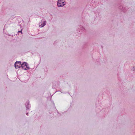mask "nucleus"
<instances>
[{"instance_id":"f257e3e1","label":"nucleus","mask_w":135,"mask_h":135,"mask_svg":"<svg viewBox=\"0 0 135 135\" xmlns=\"http://www.w3.org/2000/svg\"><path fill=\"white\" fill-rule=\"evenodd\" d=\"M28 66V64L25 62H24L21 65V67L23 69L28 70L30 69V68Z\"/></svg>"},{"instance_id":"f03ea898","label":"nucleus","mask_w":135,"mask_h":135,"mask_svg":"<svg viewBox=\"0 0 135 135\" xmlns=\"http://www.w3.org/2000/svg\"><path fill=\"white\" fill-rule=\"evenodd\" d=\"M21 62L20 61H16L15 64V66L16 69L20 68L21 67Z\"/></svg>"},{"instance_id":"7ed1b4c3","label":"nucleus","mask_w":135,"mask_h":135,"mask_svg":"<svg viewBox=\"0 0 135 135\" xmlns=\"http://www.w3.org/2000/svg\"><path fill=\"white\" fill-rule=\"evenodd\" d=\"M25 106L26 108V110H30V108L31 107V106L30 105L29 101H28L27 102H26L25 104Z\"/></svg>"},{"instance_id":"20e7f679","label":"nucleus","mask_w":135,"mask_h":135,"mask_svg":"<svg viewBox=\"0 0 135 135\" xmlns=\"http://www.w3.org/2000/svg\"><path fill=\"white\" fill-rule=\"evenodd\" d=\"M46 22L45 20L43 21V22H42V20L41 21V22L40 23V25H39V27H43L46 24Z\"/></svg>"},{"instance_id":"39448f33","label":"nucleus","mask_w":135,"mask_h":135,"mask_svg":"<svg viewBox=\"0 0 135 135\" xmlns=\"http://www.w3.org/2000/svg\"><path fill=\"white\" fill-rule=\"evenodd\" d=\"M63 0H58L57 2V5L58 7H62L61 5Z\"/></svg>"},{"instance_id":"423d86ee","label":"nucleus","mask_w":135,"mask_h":135,"mask_svg":"<svg viewBox=\"0 0 135 135\" xmlns=\"http://www.w3.org/2000/svg\"><path fill=\"white\" fill-rule=\"evenodd\" d=\"M119 8L122 9V11L124 12L126 11V9L125 7H123V6H121L119 7Z\"/></svg>"},{"instance_id":"0eeeda50","label":"nucleus","mask_w":135,"mask_h":135,"mask_svg":"<svg viewBox=\"0 0 135 135\" xmlns=\"http://www.w3.org/2000/svg\"><path fill=\"white\" fill-rule=\"evenodd\" d=\"M65 4V2H62L61 5L62 7L64 6Z\"/></svg>"},{"instance_id":"6e6552de","label":"nucleus","mask_w":135,"mask_h":135,"mask_svg":"<svg viewBox=\"0 0 135 135\" xmlns=\"http://www.w3.org/2000/svg\"><path fill=\"white\" fill-rule=\"evenodd\" d=\"M20 32H21V34H22V30L20 31H18V33H20Z\"/></svg>"},{"instance_id":"1a4fd4ad","label":"nucleus","mask_w":135,"mask_h":135,"mask_svg":"<svg viewBox=\"0 0 135 135\" xmlns=\"http://www.w3.org/2000/svg\"><path fill=\"white\" fill-rule=\"evenodd\" d=\"M28 113H26V114L27 115H28Z\"/></svg>"},{"instance_id":"9d476101","label":"nucleus","mask_w":135,"mask_h":135,"mask_svg":"<svg viewBox=\"0 0 135 135\" xmlns=\"http://www.w3.org/2000/svg\"><path fill=\"white\" fill-rule=\"evenodd\" d=\"M135 69V68H134V69Z\"/></svg>"},{"instance_id":"9b49d317","label":"nucleus","mask_w":135,"mask_h":135,"mask_svg":"<svg viewBox=\"0 0 135 135\" xmlns=\"http://www.w3.org/2000/svg\"><path fill=\"white\" fill-rule=\"evenodd\" d=\"M135 69V68H134V69Z\"/></svg>"}]
</instances>
